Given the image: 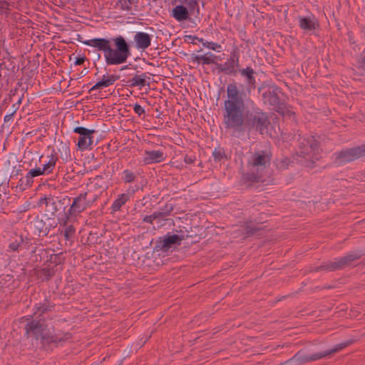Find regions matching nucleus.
<instances>
[{"label":"nucleus","mask_w":365,"mask_h":365,"mask_svg":"<svg viewBox=\"0 0 365 365\" xmlns=\"http://www.w3.org/2000/svg\"><path fill=\"white\" fill-rule=\"evenodd\" d=\"M190 11L182 5H176L171 11V16L178 22L190 19Z\"/></svg>","instance_id":"nucleus-17"},{"label":"nucleus","mask_w":365,"mask_h":365,"mask_svg":"<svg viewBox=\"0 0 365 365\" xmlns=\"http://www.w3.org/2000/svg\"><path fill=\"white\" fill-rule=\"evenodd\" d=\"M155 220V217H153V213L150 215H145L143 218V221L144 222L149 223V224H153V220Z\"/></svg>","instance_id":"nucleus-45"},{"label":"nucleus","mask_w":365,"mask_h":365,"mask_svg":"<svg viewBox=\"0 0 365 365\" xmlns=\"http://www.w3.org/2000/svg\"><path fill=\"white\" fill-rule=\"evenodd\" d=\"M38 277L43 281L49 280L55 274L54 267L51 268L45 267L38 271Z\"/></svg>","instance_id":"nucleus-30"},{"label":"nucleus","mask_w":365,"mask_h":365,"mask_svg":"<svg viewBox=\"0 0 365 365\" xmlns=\"http://www.w3.org/2000/svg\"><path fill=\"white\" fill-rule=\"evenodd\" d=\"M299 26L304 31H313L319 28V24L317 19L314 16H299Z\"/></svg>","instance_id":"nucleus-13"},{"label":"nucleus","mask_w":365,"mask_h":365,"mask_svg":"<svg viewBox=\"0 0 365 365\" xmlns=\"http://www.w3.org/2000/svg\"><path fill=\"white\" fill-rule=\"evenodd\" d=\"M25 181H26V183H27V185H29V187L32 185L33 182H34V180L32 178V177L29 175V173H28L26 174V175L25 177H24Z\"/></svg>","instance_id":"nucleus-46"},{"label":"nucleus","mask_w":365,"mask_h":365,"mask_svg":"<svg viewBox=\"0 0 365 365\" xmlns=\"http://www.w3.org/2000/svg\"><path fill=\"white\" fill-rule=\"evenodd\" d=\"M351 343L349 341H346L343 343H340L336 344L334 348L329 349L330 354H334L335 352L339 351L344 348L348 346Z\"/></svg>","instance_id":"nucleus-38"},{"label":"nucleus","mask_w":365,"mask_h":365,"mask_svg":"<svg viewBox=\"0 0 365 365\" xmlns=\"http://www.w3.org/2000/svg\"><path fill=\"white\" fill-rule=\"evenodd\" d=\"M365 255V251L359 250L351 252L346 255L336 258L334 261H327L323 262L321 265L315 268V271L324 270L327 272H334L343 269L350 266L351 263Z\"/></svg>","instance_id":"nucleus-5"},{"label":"nucleus","mask_w":365,"mask_h":365,"mask_svg":"<svg viewBox=\"0 0 365 365\" xmlns=\"http://www.w3.org/2000/svg\"><path fill=\"white\" fill-rule=\"evenodd\" d=\"M181 241V238L179 235L173 234L165 236L160 240L157 245V247L163 251H167L171 248L172 245Z\"/></svg>","instance_id":"nucleus-15"},{"label":"nucleus","mask_w":365,"mask_h":365,"mask_svg":"<svg viewBox=\"0 0 365 365\" xmlns=\"http://www.w3.org/2000/svg\"><path fill=\"white\" fill-rule=\"evenodd\" d=\"M43 155H41V156L40 157L39 160H41V159H43Z\"/></svg>","instance_id":"nucleus-53"},{"label":"nucleus","mask_w":365,"mask_h":365,"mask_svg":"<svg viewBox=\"0 0 365 365\" xmlns=\"http://www.w3.org/2000/svg\"><path fill=\"white\" fill-rule=\"evenodd\" d=\"M102 178H96L93 182L88 184L86 187L87 192H91L93 194H97V199L105 190L104 187L101 185Z\"/></svg>","instance_id":"nucleus-24"},{"label":"nucleus","mask_w":365,"mask_h":365,"mask_svg":"<svg viewBox=\"0 0 365 365\" xmlns=\"http://www.w3.org/2000/svg\"><path fill=\"white\" fill-rule=\"evenodd\" d=\"M173 210V206L172 204H166L162 211H155L153 212V217L155 220L160 218L165 219L166 217L170 215V212Z\"/></svg>","instance_id":"nucleus-29"},{"label":"nucleus","mask_w":365,"mask_h":365,"mask_svg":"<svg viewBox=\"0 0 365 365\" xmlns=\"http://www.w3.org/2000/svg\"><path fill=\"white\" fill-rule=\"evenodd\" d=\"M204 47L207 48L209 49H212L213 51L220 52L222 46L217 43L212 42V41H205L204 43Z\"/></svg>","instance_id":"nucleus-35"},{"label":"nucleus","mask_w":365,"mask_h":365,"mask_svg":"<svg viewBox=\"0 0 365 365\" xmlns=\"http://www.w3.org/2000/svg\"><path fill=\"white\" fill-rule=\"evenodd\" d=\"M134 192L122 193L113 201L111 205L112 212H115L120 211L122 206L124 205L129 200L131 195Z\"/></svg>","instance_id":"nucleus-22"},{"label":"nucleus","mask_w":365,"mask_h":365,"mask_svg":"<svg viewBox=\"0 0 365 365\" xmlns=\"http://www.w3.org/2000/svg\"><path fill=\"white\" fill-rule=\"evenodd\" d=\"M75 232L76 230L73 225H70L68 226H66L63 232V235L66 240H70L73 237Z\"/></svg>","instance_id":"nucleus-34"},{"label":"nucleus","mask_w":365,"mask_h":365,"mask_svg":"<svg viewBox=\"0 0 365 365\" xmlns=\"http://www.w3.org/2000/svg\"><path fill=\"white\" fill-rule=\"evenodd\" d=\"M364 148L361 146L347 148L335 153V161L339 164H344L354 161L364 156Z\"/></svg>","instance_id":"nucleus-9"},{"label":"nucleus","mask_w":365,"mask_h":365,"mask_svg":"<svg viewBox=\"0 0 365 365\" xmlns=\"http://www.w3.org/2000/svg\"><path fill=\"white\" fill-rule=\"evenodd\" d=\"M59 152L61 153V158L63 160H67L71 158L70 148L66 144L62 145L61 148H59Z\"/></svg>","instance_id":"nucleus-33"},{"label":"nucleus","mask_w":365,"mask_h":365,"mask_svg":"<svg viewBox=\"0 0 365 365\" xmlns=\"http://www.w3.org/2000/svg\"><path fill=\"white\" fill-rule=\"evenodd\" d=\"M247 236H250L254 235L256 231L258 230V228L256 227H254L251 222H246L245 224V228H244Z\"/></svg>","instance_id":"nucleus-36"},{"label":"nucleus","mask_w":365,"mask_h":365,"mask_svg":"<svg viewBox=\"0 0 365 365\" xmlns=\"http://www.w3.org/2000/svg\"><path fill=\"white\" fill-rule=\"evenodd\" d=\"M134 41L137 48L145 50L151 44V36L147 33L139 31L135 34Z\"/></svg>","instance_id":"nucleus-16"},{"label":"nucleus","mask_w":365,"mask_h":365,"mask_svg":"<svg viewBox=\"0 0 365 365\" xmlns=\"http://www.w3.org/2000/svg\"><path fill=\"white\" fill-rule=\"evenodd\" d=\"M19 245L18 243L12 242L9 245V248L14 251L18 250Z\"/></svg>","instance_id":"nucleus-50"},{"label":"nucleus","mask_w":365,"mask_h":365,"mask_svg":"<svg viewBox=\"0 0 365 365\" xmlns=\"http://www.w3.org/2000/svg\"><path fill=\"white\" fill-rule=\"evenodd\" d=\"M147 79H150L146 73L135 74L132 78L128 81L129 86L143 88L145 86H149V82Z\"/></svg>","instance_id":"nucleus-21"},{"label":"nucleus","mask_w":365,"mask_h":365,"mask_svg":"<svg viewBox=\"0 0 365 365\" xmlns=\"http://www.w3.org/2000/svg\"><path fill=\"white\" fill-rule=\"evenodd\" d=\"M115 48L111 47L110 39L95 38L85 41V45L96 48L103 52V56L107 65H120L125 63L130 56V46L122 36L112 38Z\"/></svg>","instance_id":"nucleus-2"},{"label":"nucleus","mask_w":365,"mask_h":365,"mask_svg":"<svg viewBox=\"0 0 365 365\" xmlns=\"http://www.w3.org/2000/svg\"><path fill=\"white\" fill-rule=\"evenodd\" d=\"M289 164V160L287 158H284L281 160L280 164H279V166L281 168H285L288 166Z\"/></svg>","instance_id":"nucleus-47"},{"label":"nucleus","mask_w":365,"mask_h":365,"mask_svg":"<svg viewBox=\"0 0 365 365\" xmlns=\"http://www.w3.org/2000/svg\"><path fill=\"white\" fill-rule=\"evenodd\" d=\"M297 153L307 161L312 163L321 158V149L317 140L313 136L301 138L299 139V150Z\"/></svg>","instance_id":"nucleus-6"},{"label":"nucleus","mask_w":365,"mask_h":365,"mask_svg":"<svg viewBox=\"0 0 365 365\" xmlns=\"http://www.w3.org/2000/svg\"><path fill=\"white\" fill-rule=\"evenodd\" d=\"M48 160L43 164L42 169L46 175H48L53 171L58 160V156L56 150L53 149L49 155L47 156Z\"/></svg>","instance_id":"nucleus-20"},{"label":"nucleus","mask_w":365,"mask_h":365,"mask_svg":"<svg viewBox=\"0 0 365 365\" xmlns=\"http://www.w3.org/2000/svg\"><path fill=\"white\" fill-rule=\"evenodd\" d=\"M73 132L79 134L78 140V146L81 150L91 149L93 143V135L96 133L94 130H90L84 127H76L73 129Z\"/></svg>","instance_id":"nucleus-11"},{"label":"nucleus","mask_w":365,"mask_h":365,"mask_svg":"<svg viewBox=\"0 0 365 365\" xmlns=\"http://www.w3.org/2000/svg\"><path fill=\"white\" fill-rule=\"evenodd\" d=\"M269 124L267 113L260 109L253 110L246 115L245 125L247 126L249 131L255 130L260 134L267 133Z\"/></svg>","instance_id":"nucleus-7"},{"label":"nucleus","mask_w":365,"mask_h":365,"mask_svg":"<svg viewBox=\"0 0 365 365\" xmlns=\"http://www.w3.org/2000/svg\"><path fill=\"white\" fill-rule=\"evenodd\" d=\"M136 179V175L130 170L126 169L123 172L122 180L125 183L133 182Z\"/></svg>","instance_id":"nucleus-32"},{"label":"nucleus","mask_w":365,"mask_h":365,"mask_svg":"<svg viewBox=\"0 0 365 365\" xmlns=\"http://www.w3.org/2000/svg\"><path fill=\"white\" fill-rule=\"evenodd\" d=\"M54 304L51 302L48 298H45L43 302H39L35 305L34 314L41 315L42 314L52 311Z\"/></svg>","instance_id":"nucleus-25"},{"label":"nucleus","mask_w":365,"mask_h":365,"mask_svg":"<svg viewBox=\"0 0 365 365\" xmlns=\"http://www.w3.org/2000/svg\"><path fill=\"white\" fill-rule=\"evenodd\" d=\"M133 110L139 116L145 113V109L139 104L135 103L133 106Z\"/></svg>","instance_id":"nucleus-41"},{"label":"nucleus","mask_w":365,"mask_h":365,"mask_svg":"<svg viewBox=\"0 0 365 365\" xmlns=\"http://www.w3.org/2000/svg\"><path fill=\"white\" fill-rule=\"evenodd\" d=\"M29 173L32 177V178L34 177L46 175L42 168L40 167L31 169L29 170Z\"/></svg>","instance_id":"nucleus-39"},{"label":"nucleus","mask_w":365,"mask_h":365,"mask_svg":"<svg viewBox=\"0 0 365 365\" xmlns=\"http://www.w3.org/2000/svg\"><path fill=\"white\" fill-rule=\"evenodd\" d=\"M216 56L211 52H207L202 56L192 55L191 61L193 63L210 65L215 62Z\"/></svg>","instance_id":"nucleus-19"},{"label":"nucleus","mask_w":365,"mask_h":365,"mask_svg":"<svg viewBox=\"0 0 365 365\" xmlns=\"http://www.w3.org/2000/svg\"><path fill=\"white\" fill-rule=\"evenodd\" d=\"M242 76L245 78V82L248 86L255 88L256 80L255 77V71L251 67H247L239 70Z\"/></svg>","instance_id":"nucleus-23"},{"label":"nucleus","mask_w":365,"mask_h":365,"mask_svg":"<svg viewBox=\"0 0 365 365\" xmlns=\"http://www.w3.org/2000/svg\"><path fill=\"white\" fill-rule=\"evenodd\" d=\"M272 156L269 150H259L252 153L247 160L248 172L245 174V178L252 182H263L264 172L269 166Z\"/></svg>","instance_id":"nucleus-4"},{"label":"nucleus","mask_w":365,"mask_h":365,"mask_svg":"<svg viewBox=\"0 0 365 365\" xmlns=\"http://www.w3.org/2000/svg\"><path fill=\"white\" fill-rule=\"evenodd\" d=\"M362 66H365V51H364V55L362 59Z\"/></svg>","instance_id":"nucleus-52"},{"label":"nucleus","mask_w":365,"mask_h":365,"mask_svg":"<svg viewBox=\"0 0 365 365\" xmlns=\"http://www.w3.org/2000/svg\"><path fill=\"white\" fill-rule=\"evenodd\" d=\"M196 160V157L194 155H186L184 157V162L186 164H192Z\"/></svg>","instance_id":"nucleus-42"},{"label":"nucleus","mask_w":365,"mask_h":365,"mask_svg":"<svg viewBox=\"0 0 365 365\" xmlns=\"http://www.w3.org/2000/svg\"><path fill=\"white\" fill-rule=\"evenodd\" d=\"M306 364L304 354L298 351L293 357L284 361L283 365H303Z\"/></svg>","instance_id":"nucleus-27"},{"label":"nucleus","mask_w":365,"mask_h":365,"mask_svg":"<svg viewBox=\"0 0 365 365\" xmlns=\"http://www.w3.org/2000/svg\"><path fill=\"white\" fill-rule=\"evenodd\" d=\"M263 98L264 103H269L271 106H277L279 102V97L275 91L270 88L263 93Z\"/></svg>","instance_id":"nucleus-26"},{"label":"nucleus","mask_w":365,"mask_h":365,"mask_svg":"<svg viewBox=\"0 0 365 365\" xmlns=\"http://www.w3.org/2000/svg\"><path fill=\"white\" fill-rule=\"evenodd\" d=\"M119 79L117 75H103L101 81H98L91 89L90 91H96L103 88H107L112 86Z\"/></svg>","instance_id":"nucleus-18"},{"label":"nucleus","mask_w":365,"mask_h":365,"mask_svg":"<svg viewBox=\"0 0 365 365\" xmlns=\"http://www.w3.org/2000/svg\"><path fill=\"white\" fill-rule=\"evenodd\" d=\"M85 61V58L84 57H78L76 58V61H75V64L76 65H82Z\"/></svg>","instance_id":"nucleus-49"},{"label":"nucleus","mask_w":365,"mask_h":365,"mask_svg":"<svg viewBox=\"0 0 365 365\" xmlns=\"http://www.w3.org/2000/svg\"><path fill=\"white\" fill-rule=\"evenodd\" d=\"M25 329L27 338L40 340L43 346L50 344H62L71 339L70 332L63 333L58 331L51 334L47 325L41 320H32L26 325Z\"/></svg>","instance_id":"nucleus-3"},{"label":"nucleus","mask_w":365,"mask_h":365,"mask_svg":"<svg viewBox=\"0 0 365 365\" xmlns=\"http://www.w3.org/2000/svg\"><path fill=\"white\" fill-rule=\"evenodd\" d=\"M66 198L63 200H60L58 197H45L41 200V204H45L47 210L51 212V215H54L59 210V205H62L64 204L63 201L66 200Z\"/></svg>","instance_id":"nucleus-14"},{"label":"nucleus","mask_w":365,"mask_h":365,"mask_svg":"<svg viewBox=\"0 0 365 365\" xmlns=\"http://www.w3.org/2000/svg\"><path fill=\"white\" fill-rule=\"evenodd\" d=\"M227 99L224 102L223 123L227 130L242 132L245 122V93L240 91L235 83L227 86Z\"/></svg>","instance_id":"nucleus-1"},{"label":"nucleus","mask_w":365,"mask_h":365,"mask_svg":"<svg viewBox=\"0 0 365 365\" xmlns=\"http://www.w3.org/2000/svg\"><path fill=\"white\" fill-rule=\"evenodd\" d=\"M329 355H330V353H329V349H327L322 352L315 353V354H310V355L304 354V359L306 360V364H307L309 361L321 359H322L327 356H329Z\"/></svg>","instance_id":"nucleus-31"},{"label":"nucleus","mask_w":365,"mask_h":365,"mask_svg":"<svg viewBox=\"0 0 365 365\" xmlns=\"http://www.w3.org/2000/svg\"><path fill=\"white\" fill-rule=\"evenodd\" d=\"M175 4L186 6L190 9V12H192L197 9L199 12L198 0H173Z\"/></svg>","instance_id":"nucleus-28"},{"label":"nucleus","mask_w":365,"mask_h":365,"mask_svg":"<svg viewBox=\"0 0 365 365\" xmlns=\"http://www.w3.org/2000/svg\"><path fill=\"white\" fill-rule=\"evenodd\" d=\"M18 187H19V188L22 190H24L26 188L29 187V185H27V183H26V181L24 178H21L19 180Z\"/></svg>","instance_id":"nucleus-44"},{"label":"nucleus","mask_w":365,"mask_h":365,"mask_svg":"<svg viewBox=\"0 0 365 365\" xmlns=\"http://www.w3.org/2000/svg\"><path fill=\"white\" fill-rule=\"evenodd\" d=\"M23 98H24V96L22 95L17 101L16 103H14L12 105V111H14V113H16L17 110H19V106L22 103V101H23Z\"/></svg>","instance_id":"nucleus-43"},{"label":"nucleus","mask_w":365,"mask_h":365,"mask_svg":"<svg viewBox=\"0 0 365 365\" xmlns=\"http://www.w3.org/2000/svg\"><path fill=\"white\" fill-rule=\"evenodd\" d=\"M193 38L197 40L199 42L202 43V46H204V43L206 41H205L203 38H198V37H196V36H194Z\"/></svg>","instance_id":"nucleus-51"},{"label":"nucleus","mask_w":365,"mask_h":365,"mask_svg":"<svg viewBox=\"0 0 365 365\" xmlns=\"http://www.w3.org/2000/svg\"><path fill=\"white\" fill-rule=\"evenodd\" d=\"M166 155L162 150H145L143 163L145 165L158 163L164 161Z\"/></svg>","instance_id":"nucleus-12"},{"label":"nucleus","mask_w":365,"mask_h":365,"mask_svg":"<svg viewBox=\"0 0 365 365\" xmlns=\"http://www.w3.org/2000/svg\"><path fill=\"white\" fill-rule=\"evenodd\" d=\"M97 200V194L91 192L83 191L73 199L68 212L67 219L70 217H76L90 207Z\"/></svg>","instance_id":"nucleus-8"},{"label":"nucleus","mask_w":365,"mask_h":365,"mask_svg":"<svg viewBox=\"0 0 365 365\" xmlns=\"http://www.w3.org/2000/svg\"><path fill=\"white\" fill-rule=\"evenodd\" d=\"M239 58V48L235 46L230 53V58L223 64L220 65V71L227 75L235 76L237 72V68L240 66Z\"/></svg>","instance_id":"nucleus-10"},{"label":"nucleus","mask_w":365,"mask_h":365,"mask_svg":"<svg viewBox=\"0 0 365 365\" xmlns=\"http://www.w3.org/2000/svg\"><path fill=\"white\" fill-rule=\"evenodd\" d=\"M137 3V0H127V1H124V4H122V9L125 11H130L131 9L130 5Z\"/></svg>","instance_id":"nucleus-40"},{"label":"nucleus","mask_w":365,"mask_h":365,"mask_svg":"<svg viewBox=\"0 0 365 365\" xmlns=\"http://www.w3.org/2000/svg\"><path fill=\"white\" fill-rule=\"evenodd\" d=\"M15 113H14V111H12L9 114L6 115L4 118V123H7V122L10 121L12 119V118Z\"/></svg>","instance_id":"nucleus-48"},{"label":"nucleus","mask_w":365,"mask_h":365,"mask_svg":"<svg viewBox=\"0 0 365 365\" xmlns=\"http://www.w3.org/2000/svg\"><path fill=\"white\" fill-rule=\"evenodd\" d=\"M212 155H213L214 159L215 160H218V161L222 160L225 156V151L221 148H215L212 153Z\"/></svg>","instance_id":"nucleus-37"},{"label":"nucleus","mask_w":365,"mask_h":365,"mask_svg":"<svg viewBox=\"0 0 365 365\" xmlns=\"http://www.w3.org/2000/svg\"><path fill=\"white\" fill-rule=\"evenodd\" d=\"M125 68H127V66H125V67L122 68L121 70H123V69H125Z\"/></svg>","instance_id":"nucleus-54"}]
</instances>
